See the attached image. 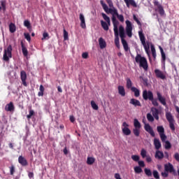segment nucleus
Listing matches in <instances>:
<instances>
[{
	"instance_id": "1",
	"label": "nucleus",
	"mask_w": 179,
	"mask_h": 179,
	"mask_svg": "<svg viewBox=\"0 0 179 179\" xmlns=\"http://www.w3.org/2000/svg\"><path fill=\"white\" fill-rule=\"evenodd\" d=\"M100 3L104 12H106L107 15L110 13V15H112V22L113 24V29H115V25H116V27H118V25L120 24V22H118V20H117V17H115V16L118 15V10H117V8L114 7H111L110 8H109L108 6H107V4H106V3H104V1L103 0L100 1Z\"/></svg>"
},
{
	"instance_id": "2",
	"label": "nucleus",
	"mask_w": 179,
	"mask_h": 179,
	"mask_svg": "<svg viewBox=\"0 0 179 179\" xmlns=\"http://www.w3.org/2000/svg\"><path fill=\"white\" fill-rule=\"evenodd\" d=\"M157 132L161 138L162 143H164V148L166 150L171 149V143L167 141V136L164 134V127L162 126L157 127Z\"/></svg>"
},
{
	"instance_id": "3",
	"label": "nucleus",
	"mask_w": 179,
	"mask_h": 179,
	"mask_svg": "<svg viewBox=\"0 0 179 179\" xmlns=\"http://www.w3.org/2000/svg\"><path fill=\"white\" fill-rule=\"evenodd\" d=\"M138 36L140 41H141V43L144 47V50L149 57V55L150 54V43L149 42L146 43L145 34H143V32L142 31H138Z\"/></svg>"
},
{
	"instance_id": "4",
	"label": "nucleus",
	"mask_w": 179,
	"mask_h": 179,
	"mask_svg": "<svg viewBox=\"0 0 179 179\" xmlns=\"http://www.w3.org/2000/svg\"><path fill=\"white\" fill-rule=\"evenodd\" d=\"M135 61L136 64H139L140 68H143L144 71H148V60L141 55V54H137L135 57Z\"/></svg>"
},
{
	"instance_id": "5",
	"label": "nucleus",
	"mask_w": 179,
	"mask_h": 179,
	"mask_svg": "<svg viewBox=\"0 0 179 179\" xmlns=\"http://www.w3.org/2000/svg\"><path fill=\"white\" fill-rule=\"evenodd\" d=\"M119 33L120 37L121 38L122 44L123 45L124 51H128L129 50V47L128 46V43L125 40V29L123 27L122 25L119 27Z\"/></svg>"
},
{
	"instance_id": "6",
	"label": "nucleus",
	"mask_w": 179,
	"mask_h": 179,
	"mask_svg": "<svg viewBox=\"0 0 179 179\" xmlns=\"http://www.w3.org/2000/svg\"><path fill=\"white\" fill-rule=\"evenodd\" d=\"M12 45H9L7 48L4 49L3 55V59L5 62H9V59L12 58Z\"/></svg>"
},
{
	"instance_id": "7",
	"label": "nucleus",
	"mask_w": 179,
	"mask_h": 179,
	"mask_svg": "<svg viewBox=\"0 0 179 179\" xmlns=\"http://www.w3.org/2000/svg\"><path fill=\"white\" fill-rule=\"evenodd\" d=\"M166 118L169 122V128L171 129V131H176V126L174 124H176V120H174V117L170 112L166 113Z\"/></svg>"
},
{
	"instance_id": "8",
	"label": "nucleus",
	"mask_w": 179,
	"mask_h": 179,
	"mask_svg": "<svg viewBox=\"0 0 179 179\" xmlns=\"http://www.w3.org/2000/svg\"><path fill=\"white\" fill-rule=\"evenodd\" d=\"M143 122L145 124L144 129L146 131V132H148V134H150L152 138H155L156 134H155V131H153L152 127H150V124L146 122V119L145 117L143 119Z\"/></svg>"
},
{
	"instance_id": "9",
	"label": "nucleus",
	"mask_w": 179,
	"mask_h": 179,
	"mask_svg": "<svg viewBox=\"0 0 179 179\" xmlns=\"http://www.w3.org/2000/svg\"><path fill=\"white\" fill-rule=\"evenodd\" d=\"M113 31L115 34V45L117 48L120 49V32L118 31V27H117V25H115Z\"/></svg>"
},
{
	"instance_id": "10",
	"label": "nucleus",
	"mask_w": 179,
	"mask_h": 179,
	"mask_svg": "<svg viewBox=\"0 0 179 179\" xmlns=\"http://www.w3.org/2000/svg\"><path fill=\"white\" fill-rule=\"evenodd\" d=\"M122 131L124 135L129 136L131 135V129H129V124L127 122H124L122 124Z\"/></svg>"
},
{
	"instance_id": "11",
	"label": "nucleus",
	"mask_w": 179,
	"mask_h": 179,
	"mask_svg": "<svg viewBox=\"0 0 179 179\" xmlns=\"http://www.w3.org/2000/svg\"><path fill=\"white\" fill-rule=\"evenodd\" d=\"M143 100L148 101L149 100L150 101L153 100V92L151 91H148V90H143Z\"/></svg>"
},
{
	"instance_id": "12",
	"label": "nucleus",
	"mask_w": 179,
	"mask_h": 179,
	"mask_svg": "<svg viewBox=\"0 0 179 179\" xmlns=\"http://www.w3.org/2000/svg\"><path fill=\"white\" fill-rule=\"evenodd\" d=\"M126 33L128 37H132V24L129 20L126 21Z\"/></svg>"
},
{
	"instance_id": "13",
	"label": "nucleus",
	"mask_w": 179,
	"mask_h": 179,
	"mask_svg": "<svg viewBox=\"0 0 179 179\" xmlns=\"http://www.w3.org/2000/svg\"><path fill=\"white\" fill-rule=\"evenodd\" d=\"M157 100L159 101L162 106H164V107H167L166 96L162 95V94H160L159 92H157Z\"/></svg>"
},
{
	"instance_id": "14",
	"label": "nucleus",
	"mask_w": 179,
	"mask_h": 179,
	"mask_svg": "<svg viewBox=\"0 0 179 179\" xmlns=\"http://www.w3.org/2000/svg\"><path fill=\"white\" fill-rule=\"evenodd\" d=\"M20 79L22 82L23 86L25 87H27V83L26 82V80H27V73H26V71L23 70L20 71Z\"/></svg>"
},
{
	"instance_id": "15",
	"label": "nucleus",
	"mask_w": 179,
	"mask_h": 179,
	"mask_svg": "<svg viewBox=\"0 0 179 179\" xmlns=\"http://www.w3.org/2000/svg\"><path fill=\"white\" fill-rule=\"evenodd\" d=\"M18 163H20V164H21V166H22L23 167H26V166L29 165V162H27V159H26V158H24V157L20 155L18 157Z\"/></svg>"
},
{
	"instance_id": "16",
	"label": "nucleus",
	"mask_w": 179,
	"mask_h": 179,
	"mask_svg": "<svg viewBox=\"0 0 179 179\" xmlns=\"http://www.w3.org/2000/svg\"><path fill=\"white\" fill-rule=\"evenodd\" d=\"M164 170L168 173H174V171H176L174 170V166H173V164H171V163L166 164L164 165Z\"/></svg>"
},
{
	"instance_id": "17",
	"label": "nucleus",
	"mask_w": 179,
	"mask_h": 179,
	"mask_svg": "<svg viewBox=\"0 0 179 179\" xmlns=\"http://www.w3.org/2000/svg\"><path fill=\"white\" fill-rule=\"evenodd\" d=\"M129 104H131V106H134L135 107H142L141 101L134 98L130 99Z\"/></svg>"
},
{
	"instance_id": "18",
	"label": "nucleus",
	"mask_w": 179,
	"mask_h": 179,
	"mask_svg": "<svg viewBox=\"0 0 179 179\" xmlns=\"http://www.w3.org/2000/svg\"><path fill=\"white\" fill-rule=\"evenodd\" d=\"M5 110L10 112L15 111V106L13 105V102H10L8 103L5 107Z\"/></svg>"
},
{
	"instance_id": "19",
	"label": "nucleus",
	"mask_w": 179,
	"mask_h": 179,
	"mask_svg": "<svg viewBox=\"0 0 179 179\" xmlns=\"http://www.w3.org/2000/svg\"><path fill=\"white\" fill-rule=\"evenodd\" d=\"M124 1L125 2L127 8H129V5L134 8H136V6H138L136 5V2H135V0H124Z\"/></svg>"
},
{
	"instance_id": "20",
	"label": "nucleus",
	"mask_w": 179,
	"mask_h": 179,
	"mask_svg": "<svg viewBox=\"0 0 179 179\" xmlns=\"http://www.w3.org/2000/svg\"><path fill=\"white\" fill-rule=\"evenodd\" d=\"M124 1L125 2L127 8H129V5L134 8H136V6H138L136 5V2H135V0H124Z\"/></svg>"
},
{
	"instance_id": "21",
	"label": "nucleus",
	"mask_w": 179,
	"mask_h": 179,
	"mask_svg": "<svg viewBox=\"0 0 179 179\" xmlns=\"http://www.w3.org/2000/svg\"><path fill=\"white\" fill-rule=\"evenodd\" d=\"M99 44L101 50H103L107 47V43H106V41L103 38H99Z\"/></svg>"
},
{
	"instance_id": "22",
	"label": "nucleus",
	"mask_w": 179,
	"mask_h": 179,
	"mask_svg": "<svg viewBox=\"0 0 179 179\" xmlns=\"http://www.w3.org/2000/svg\"><path fill=\"white\" fill-rule=\"evenodd\" d=\"M117 90H118V93L119 94H120V96H122V97H125V88H124V86L122 85H119L117 87Z\"/></svg>"
},
{
	"instance_id": "23",
	"label": "nucleus",
	"mask_w": 179,
	"mask_h": 179,
	"mask_svg": "<svg viewBox=\"0 0 179 179\" xmlns=\"http://www.w3.org/2000/svg\"><path fill=\"white\" fill-rule=\"evenodd\" d=\"M80 27L82 29H86V22L85 21V15L83 14H80Z\"/></svg>"
},
{
	"instance_id": "24",
	"label": "nucleus",
	"mask_w": 179,
	"mask_h": 179,
	"mask_svg": "<svg viewBox=\"0 0 179 179\" xmlns=\"http://www.w3.org/2000/svg\"><path fill=\"white\" fill-rule=\"evenodd\" d=\"M21 47L24 57H27V55H29V51L27 50V48L24 46V43H23L22 41L21 42Z\"/></svg>"
},
{
	"instance_id": "25",
	"label": "nucleus",
	"mask_w": 179,
	"mask_h": 179,
	"mask_svg": "<svg viewBox=\"0 0 179 179\" xmlns=\"http://www.w3.org/2000/svg\"><path fill=\"white\" fill-rule=\"evenodd\" d=\"M157 10H158L160 16H166V13L164 12V8H163V6H162V5H160V4L157 5Z\"/></svg>"
},
{
	"instance_id": "26",
	"label": "nucleus",
	"mask_w": 179,
	"mask_h": 179,
	"mask_svg": "<svg viewBox=\"0 0 179 179\" xmlns=\"http://www.w3.org/2000/svg\"><path fill=\"white\" fill-rule=\"evenodd\" d=\"M131 90L134 93L135 97H139L141 96V91L138 88L132 87Z\"/></svg>"
},
{
	"instance_id": "27",
	"label": "nucleus",
	"mask_w": 179,
	"mask_h": 179,
	"mask_svg": "<svg viewBox=\"0 0 179 179\" xmlns=\"http://www.w3.org/2000/svg\"><path fill=\"white\" fill-rule=\"evenodd\" d=\"M101 26L103 29V30L108 31L109 29L108 26H110V24H108V23H107L106 22H104L103 20H101Z\"/></svg>"
},
{
	"instance_id": "28",
	"label": "nucleus",
	"mask_w": 179,
	"mask_h": 179,
	"mask_svg": "<svg viewBox=\"0 0 179 179\" xmlns=\"http://www.w3.org/2000/svg\"><path fill=\"white\" fill-rule=\"evenodd\" d=\"M157 78H159V79H162V80H166V75H164V73L162 72L160 70H157Z\"/></svg>"
},
{
	"instance_id": "29",
	"label": "nucleus",
	"mask_w": 179,
	"mask_h": 179,
	"mask_svg": "<svg viewBox=\"0 0 179 179\" xmlns=\"http://www.w3.org/2000/svg\"><path fill=\"white\" fill-rule=\"evenodd\" d=\"M44 86L43 85H41L39 87V92H38V97H43L44 96Z\"/></svg>"
},
{
	"instance_id": "30",
	"label": "nucleus",
	"mask_w": 179,
	"mask_h": 179,
	"mask_svg": "<svg viewBox=\"0 0 179 179\" xmlns=\"http://www.w3.org/2000/svg\"><path fill=\"white\" fill-rule=\"evenodd\" d=\"M101 16H102L103 19H104V20H106V22L110 26V24H111V21L110 20V17L107 16V15H106V13H101Z\"/></svg>"
},
{
	"instance_id": "31",
	"label": "nucleus",
	"mask_w": 179,
	"mask_h": 179,
	"mask_svg": "<svg viewBox=\"0 0 179 179\" xmlns=\"http://www.w3.org/2000/svg\"><path fill=\"white\" fill-rule=\"evenodd\" d=\"M150 114L152 115L155 120H157V109L156 108H152Z\"/></svg>"
},
{
	"instance_id": "32",
	"label": "nucleus",
	"mask_w": 179,
	"mask_h": 179,
	"mask_svg": "<svg viewBox=\"0 0 179 179\" xmlns=\"http://www.w3.org/2000/svg\"><path fill=\"white\" fill-rule=\"evenodd\" d=\"M126 82H127V84H126L127 88L131 90L132 89V81L131 80V78H127L126 79Z\"/></svg>"
},
{
	"instance_id": "33",
	"label": "nucleus",
	"mask_w": 179,
	"mask_h": 179,
	"mask_svg": "<svg viewBox=\"0 0 179 179\" xmlns=\"http://www.w3.org/2000/svg\"><path fill=\"white\" fill-rule=\"evenodd\" d=\"M134 125L135 129H141V122H139V120H138V119H134Z\"/></svg>"
},
{
	"instance_id": "34",
	"label": "nucleus",
	"mask_w": 179,
	"mask_h": 179,
	"mask_svg": "<svg viewBox=\"0 0 179 179\" xmlns=\"http://www.w3.org/2000/svg\"><path fill=\"white\" fill-rule=\"evenodd\" d=\"M9 30L10 33H15V31H16V25L13 23H10L9 25Z\"/></svg>"
},
{
	"instance_id": "35",
	"label": "nucleus",
	"mask_w": 179,
	"mask_h": 179,
	"mask_svg": "<svg viewBox=\"0 0 179 179\" xmlns=\"http://www.w3.org/2000/svg\"><path fill=\"white\" fill-rule=\"evenodd\" d=\"M94 162H95V159L94 157H88L87 159V164H88L90 166L93 164V163H94Z\"/></svg>"
},
{
	"instance_id": "36",
	"label": "nucleus",
	"mask_w": 179,
	"mask_h": 179,
	"mask_svg": "<svg viewBox=\"0 0 179 179\" xmlns=\"http://www.w3.org/2000/svg\"><path fill=\"white\" fill-rule=\"evenodd\" d=\"M147 120L149 122H153V121H155V117L153 115H152V113H148Z\"/></svg>"
},
{
	"instance_id": "37",
	"label": "nucleus",
	"mask_w": 179,
	"mask_h": 179,
	"mask_svg": "<svg viewBox=\"0 0 179 179\" xmlns=\"http://www.w3.org/2000/svg\"><path fill=\"white\" fill-rule=\"evenodd\" d=\"M150 48H151L152 55L154 59H156V49L155 48V45H151Z\"/></svg>"
},
{
	"instance_id": "38",
	"label": "nucleus",
	"mask_w": 179,
	"mask_h": 179,
	"mask_svg": "<svg viewBox=\"0 0 179 179\" xmlns=\"http://www.w3.org/2000/svg\"><path fill=\"white\" fill-rule=\"evenodd\" d=\"M154 145H155V148L156 149L155 157V159H157V138H155L154 139Z\"/></svg>"
},
{
	"instance_id": "39",
	"label": "nucleus",
	"mask_w": 179,
	"mask_h": 179,
	"mask_svg": "<svg viewBox=\"0 0 179 179\" xmlns=\"http://www.w3.org/2000/svg\"><path fill=\"white\" fill-rule=\"evenodd\" d=\"M144 173L148 177H152V171H150V169L145 168L144 169Z\"/></svg>"
},
{
	"instance_id": "40",
	"label": "nucleus",
	"mask_w": 179,
	"mask_h": 179,
	"mask_svg": "<svg viewBox=\"0 0 179 179\" xmlns=\"http://www.w3.org/2000/svg\"><path fill=\"white\" fill-rule=\"evenodd\" d=\"M133 133L134 135H135V136H139L140 134H141V129H133Z\"/></svg>"
},
{
	"instance_id": "41",
	"label": "nucleus",
	"mask_w": 179,
	"mask_h": 179,
	"mask_svg": "<svg viewBox=\"0 0 179 179\" xmlns=\"http://www.w3.org/2000/svg\"><path fill=\"white\" fill-rule=\"evenodd\" d=\"M134 171L136 174H141L142 173V168L141 166H135Z\"/></svg>"
},
{
	"instance_id": "42",
	"label": "nucleus",
	"mask_w": 179,
	"mask_h": 179,
	"mask_svg": "<svg viewBox=\"0 0 179 179\" xmlns=\"http://www.w3.org/2000/svg\"><path fill=\"white\" fill-rule=\"evenodd\" d=\"M91 106L93 108V110H99V106H97V104H96V102H94V101H91Z\"/></svg>"
},
{
	"instance_id": "43",
	"label": "nucleus",
	"mask_w": 179,
	"mask_h": 179,
	"mask_svg": "<svg viewBox=\"0 0 179 179\" xmlns=\"http://www.w3.org/2000/svg\"><path fill=\"white\" fill-rule=\"evenodd\" d=\"M24 38L29 42L31 41V37L30 36V34L29 33H24Z\"/></svg>"
},
{
	"instance_id": "44",
	"label": "nucleus",
	"mask_w": 179,
	"mask_h": 179,
	"mask_svg": "<svg viewBox=\"0 0 179 179\" xmlns=\"http://www.w3.org/2000/svg\"><path fill=\"white\" fill-rule=\"evenodd\" d=\"M33 115H34V110L30 109L29 115H27V120H30V118H31V117H33Z\"/></svg>"
},
{
	"instance_id": "45",
	"label": "nucleus",
	"mask_w": 179,
	"mask_h": 179,
	"mask_svg": "<svg viewBox=\"0 0 179 179\" xmlns=\"http://www.w3.org/2000/svg\"><path fill=\"white\" fill-rule=\"evenodd\" d=\"M147 152H146V150L145 149H142L141 151V156L143 157V159H145V157H146L148 155H147Z\"/></svg>"
},
{
	"instance_id": "46",
	"label": "nucleus",
	"mask_w": 179,
	"mask_h": 179,
	"mask_svg": "<svg viewBox=\"0 0 179 179\" xmlns=\"http://www.w3.org/2000/svg\"><path fill=\"white\" fill-rule=\"evenodd\" d=\"M164 157V154L162 151H157V159H163Z\"/></svg>"
},
{
	"instance_id": "47",
	"label": "nucleus",
	"mask_w": 179,
	"mask_h": 179,
	"mask_svg": "<svg viewBox=\"0 0 179 179\" xmlns=\"http://www.w3.org/2000/svg\"><path fill=\"white\" fill-rule=\"evenodd\" d=\"M24 26H25V27H27V29H30V27H31L30 21L29 20H24Z\"/></svg>"
},
{
	"instance_id": "48",
	"label": "nucleus",
	"mask_w": 179,
	"mask_h": 179,
	"mask_svg": "<svg viewBox=\"0 0 179 179\" xmlns=\"http://www.w3.org/2000/svg\"><path fill=\"white\" fill-rule=\"evenodd\" d=\"M9 169L10 176H13V174H15V166L11 165V166H10Z\"/></svg>"
},
{
	"instance_id": "49",
	"label": "nucleus",
	"mask_w": 179,
	"mask_h": 179,
	"mask_svg": "<svg viewBox=\"0 0 179 179\" xmlns=\"http://www.w3.org/2000/svg\"><path fill=\"white\" fill-rule=\"evenodd\" d=\"M69 34H68V31H66V30L64 29V40L66 41L69 40Z\"/></svg>"
},
{
	"instance_id": "50",
	"label": "nucleus",
	"mask_w": 179,
	"mask_h": 179,
	"mask_svg": "<svg viewBox=\"0 0 179 179\" xmlns=\"http://www.w3.org/2000/svg\"><path fill=\"white\" fill-rule=\"evenodd\" d=\"M106 3H108L109 8H113L114 7V3H113L112 0H106Z\"/></svg>"
},
{
	"instance_id": "51",
	"label": "nucleus",
	"mask_w": 179,
	"mask_h": 179,
	"mask_svg": "<svg viewBox=\"0 0 179 179\" xmlns=\"http://www.w3.org/2000/svg\"><path fill=\"white\" fill-rule=\"evenodd\" d=\"M131 159L134 162H139V155H132Z\"/></svg>"
},
{
	"instance_id": "52",
	"label": "nucleus",
	"mask_w": 179,
	"mask_h": 179,
	"mask_svg": "<svg viewBox=\"0 0 179 179\" xmlns=\"http://www.w3.org/2000/svg\"><path fill=\"white\" fill-rule=\"evenodd\" d=\"M116 16L117 19L120 20V22H124V15L117 14Z\"/></svg>"
},
{
	"instance_id": "53",
	"label": "nucleus",
	"mask_w": 179,
	"mask_h": 179,
	"mask_svg": "<svg viewBox=\"0 0 179 179\" xmlns=\"http://www.w3.org/2000/svg\"><path fill=\"white\" fill-rule=\"evenodd\" d=\"M161 56H162V63L164 64H166V53L161 55Z\"/></svg>"
},
{
	"instance_id": "54",
	"label": "nucleus",
	"mask_w": 179,
	"mask_h": 179,
	"mask_svg": "<svg viewBox=\"0 0 179 179\" xmlns=\"http://www.w3.org/2000/svg\"><path fill=\"white\" fill-rule=\"evenodd\" d=\"M82 57L84 59H87V58H89V53L87 52H83L82 54Z\"/></svg>"
},
{
	"instance_id": "55",
	"label": "nucleus",
	"mask_w": 179,
	"mask_h": 179,
	"mask_svg": "<svg viewBox=\"0 0 179 179\" xmlns=\"http://www.w3.org/2000/svg\"><path fill=\"white\" fill-rule=\"evenodd\" d=\"M162 176L164 177V178H167V177H169V172L165 171L164 172L162 173Z\"/></svg>"
},
{
	"instance_id": "56",
	"label": "nucleus",
	"mask_w": 179,
	"mask_h": 179,
	"mask_svg": "<svg viewBox=\"0 0 179 179\" xmlns=\"http://www.w3.org/2000/svg\"><path fill=\"white\" fill-rule=\"evenodd\" d=\"M150 101H152L153 106H157V99H155L154 96H152V100Z\"/></svg>"
},
{
	"instance_id": "57",
	"label": "nucleus",
	"mask_w": 179,
	"mask_h": 179,
	"mask_svg": "<svg viewBox=\"0 0 179 179\" xmlns=\"http://www.w3.org/2000/svg\"><path fill=\"white\" fill-rule=\"evenodd\" d=\"M1 5L2 7L3 10H6V5L3 1H1Z\"/></svg>"
},
{
	"instance_id": "58",
	"label": "nucleus",
	"mask_w": 179,
	"mask_h": 179,
	"mask_svg": "<svg viewBox=\"0 0 179 179\" xmlns=\"http://www.w3.org/2000/svg\"><path fill=\"white\" fill-rule=\"evenodd\" d=\"M145 157L147 163H150L152 162V157H150V156L147 155Z\"/></svg>"
},
{
	"instance_id": "59",
	"label": "nucleus",
	"mask_w": 179,
	"mask_h": 179,
	"mask_svg": "<svg viewBox=\"0 0 179 179\" xmlns=\"http://www.w3.org/2000/svg\"><path fill=\"white\" fill-rule=\"evenodd\" d=\"M138 165L140 167H145V162L143 161H138Z\"/></svg>"
},
{
	"instance_id": "60",
	"label": "nucleus",
	"mask_w": 179,
	"mask_h": 179,
	"mask_svg": "<svg viewBox=\"0 0 179 179\" xmlns=\"http://www.w3.org/2000/svg\"><path fill=\"white\" fill-rule=\"evenodd\" d=\"M29 178H34V173L33 172H29L28 173Z\"/></svg>"
},
{
	"instance_id": "61",
	"label": "nucleus",
	"mask_w": 179,
	"mask_h": 179,
	"mask_svg": "<svg viewBox=\"0 0 179 179\" xmlns=\"http://www.w3.org/2000/svg\"><path fill=\"white\" fill-rule=\"evenodd\" d=\"M47 37H48V33L44 32L43 34L42 40H45V38H47Z\"/></svg>"
},
{
	"instance_id": "62",
	"label": "nucleus",
	"mask_w": 179,
	"mask_h": 179,
	"mask_svg": "<svg viewBox=\"0 0 179 179\" xmlns=\"http://www.w3.org/2000/svg\"><path fill=\"white\" fill-rule=\"evenodd\" d=\"M115 179H122V178H121V176L120 175V173H115Z\"/></svg>"
},
{
	"instance_id": "63",
	"label": "nucleus",
	"mask_w": 179,
	"mask_h": 179,
	"mask_svg": "<svg viewBox=\"0 0 179 179\" xmlns=\"http://www.w3.org/2000/svg\"><path fill=\"white\" fill-rule=\"evenodd\" d=\"M153 176H154L155 178L157 179V171H153Z\"/></svg>"
},
{
	"instance_id": "64",
	"label": "nucleus",
	"mask_w": 179,
	"mask_h": 179,
	"mask_svg": "<svg viewBox=\"0 0 179 179\" xmlns=\"http://www.w3.org/2000/svg\"><path fill=\"white\" fill-rule=\"evenodd\" d=\"M70 121L71 122H75V117L70 116Z\"/></svg>"
}]
</instances>
